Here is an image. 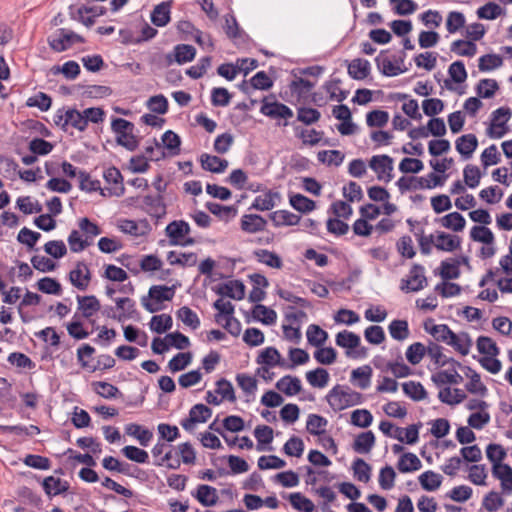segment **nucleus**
Instances as JSON below:
<instances>
[{"instance_id":"nucleus-64","label":"nucleus","mask_w":512,"mask_h":512,"mask_svg":"<svg viewBox=\"0 0 512 512\" xmlns=\"http://www.w3.org/2000/svg\"><path fill=\"white\" fill-rule=\"evenodd\" d=\"M315 83L304 78H296L290 84V90L293 94H297L298 97L307 96L314 88Z\"/></svg>"},{"instance_id":"nucleus-55","label":"nucleus","mask_w":512,"mask_h":512,"mask_svg":"<svg viewBox=\"0 0 512 512\" xmlns=\"http://www.w3.org/2000/svg\"><path fill=\"white\" fill-rule=\"evenodd\" d=\"M451 51L460 56L473 57L477 52V46L472 41L456 40L451 44Z\"/></svg>"},{"instance_id":"nucleus-8","label":"nucleus","mask_w":512,"mask_h":512,"mask_svg":"<svg viewBox=\"0 0 512 512\" xmlns=\"http://www.w3.org/2000/svg\"><path fill=\"white\" fill-rule=\"evenodd\" d=\"M370 168L377 174L379 180H392L393 159L388 155H375L369 161Z\"/></svg>"},{"instance_id":"nucleus-61","label":"nucleus","mask_w":512,"mask_h":512,"mask_svg":"<svg viewBox=\"0 0 512 512\" xmlns=\"http://www.w3.org/2000/svg\"><path fill=\"white\" fill-rule=\"evenodd\" d=\"M177 317L192 329H197L200 326V319L198 315L187 306H183L177 311Z\"/></svg>"},{"instance_id":"nucleus-36","label":"nucleus","mask_w":512,"mask_h":512,"mask_svg":"<svg viewBox=\"0 0 512 512\" xmlns=\"http://www.w3.org/2000/svg\"><path fill=\"white\" fill-rule=\"evenodd\" d=\"M197 500L204 506H212L218 500L216 488L209 485H199L196 493Z\"/></svg>"},{"instance_id":"nucleus-42","label":"nucleus","mask_w":512,"mask_h":512,"mask_svg":"<svg viewBox=\"0 0 512 512\" xmlns=\"http://www.w3.org/2000/svg\"><path fill=\"white\" fill-rule=\"evenodd\" d=\"M372 376V369L370 366L365 365L359 368H356L351 373V380H358L356 385L360 389H366L370 386Z\"/></svg>"},{"instance_id":"nucleus-29","label":"nucleus","mask_w":512,"mask_h":512,"mask_svg":"<svg viewBox=\"0 0 512 512\" xmlns=\"http://www.w3.org/2000/svg\"><path fill=\"white\" fill-rule=\"evenodd\" d=\"M328 421L321 415L309 414L306 422V430L314 436H322L326 432Z\"/></svg>"},{"instance_id":"nucleus-3","label":"nucleus","mask_w":512,"mask_h":512,"mask_svg":"<svg viewBox=\"0 0 512 512\" xmlns=\"http://www.w3.org/2000/svg\"><path fill=\"white\" fill-rule=\"evenodd\" d=\"M174 294L175 286L154 285L149 289V298H151L153 302L149 301L147 297H143L141 302L148 312L154 313L161 309L158 304L164 301H171Z\"/></svg>"},{"instance_id":"nucleus-25","label":"nucleus","mask_w":512,"mask_h":512,"mask_svg":"<svg viewBox=\"0 0 512 512\" xmlns=\"http://www.w3.org/2000/svg\"><path fill=\"white\" fill-rule=\"evenodd\" d=\"M276 388L287 396H293L301 391L302 386L297 377L286 375L276 383Z\"/></svg>"},{"instance_id":"nucleus-60","label":"nucleus","mask_w":512,"mask_h":512,"mask_svg":"<svg viewBox=\"0 0 512 512\" xmlns=\"http://www.w3.org/2000/svg\"><path fill=\"white\" fill-rule=\"evenodd\" d=\"M344 157V154L339 150H323L319 151L317 154V158L320 162L335 166L341 165Z\"/></svg>"},{"instance_id":"nucleus-21","label":"nucleus","mask_w":512,"mask_h":512,"mask_svg":"<svg viewBox=\"0 0 512 512\" xmlns=\"http://www.w3.org/2000/svg\"><path fill=\"white\" fill-rule=\"evenodd\" d=\"M477 146L478 140L474 134H465L456 140V150L466 159L472 156Z\"/></svg>"},{"instance_id":"nucleus-44","label":"nucleus","mask_w":512,"mask_h":512,"mask_svg":"<svg viewBox=\"0 0 512 512\" xmlns=\"http://www.w3.org/2000/svg\"><path fill=\"white\" fill-rule=\"evenodd\" d=\"M419 482L424 490L434 491L442 483V476L433 471H426L419 476Z\"/></svg>"},{"instance_id":"nucleus-56","label":"nucleus","mask_w":512,"mask_h":512,"mask_svg":"<svg viewBox=\"0 0 512 512\" xmlns=\"http://www.w3.org/2000/svg\"><path fill=\"white\" fill-rule=\"evenodd\" d=\"M167 260L171 265L194 266L197 262L195 253H181L177 256L175 251H170Z\"/></svg>"},{"instance_id":"nucleus-43","label":"nucleus","mask_w":512,"mask_h":512,"mask_svg":"<svg viewBox=\"0 0 512 512\" xmlns=\"http://www.w3.org/2000/svg\"><path fill=\"white\" fill-rule=\"evenodd\" d=\"M306 379L311 386L323 388L328 384L329 373L324 368H316L306 373Z\"/></svg>"},{"instance_id":"nucleus-35","label":"nucleus","mask_w":512,"mask_h":512,"mask_svg":"<svg viewBox=\"0 0 512 512\" xmlns=\"http://www.w3.org/2000/svg\"><path fill=\"white\" fill-rule=\"evenodd\" d=\"M419 458L410 452L404 453L398 461L397 468L402 473L417 471L421 468Z\"/></svg>"},{"instance_id":"nucleus-19","label":"nucleus","mask_w":512,"mask_h":512,"mask_svg":"<svg viewBox=\"0 0 512 512\" xmlns=\"http://www.w3.org/2000/svg\"><path fill=\"white\" fill-rule=\"evenodd\" d=\"M78 310L81 311L84 318L89 319L101 309L99 300L94 295L77 296Z\"/></svg>"},{"instance_id":"nucleus-54","label":"nucleus","mask_w":512,"mask_h":512,"mask_svg":"<svg viewBox=\"0 0 512 512\" xmlns=\"http://www.w3.org/2000/svg\"><path fill=\"white\" fill-rule=\"evenodd\" d=\"M173 324L172 317L169 314H160L152 317L150 328L152 331L162 334L171 329Z\"/></svg>"},{"instance_id":"nucleus-14","label":"nucleus","mask_w":512,"mask_h":512,"mask_svg":"<svg viewBox=\"0 0 512 512\" xmlns=\"http://www.w3.org/2000/svg\"><path fill=\"white\" fill-rule=\"evenodd\" d=\"M260 112L272 119H288L293 116V111L287 105L280 103L278 101H274L271 103L264 101L263 105L261 106Z\"/></svg>"},{"instance_id":"nucleus-24","label":"nucleus","mask_w":512,"mask_h":512,"mask_svg":"<svg viewBox=\"0 0 512 512\" xmlns=\"http://www.w3.org/2000/svg\"><path fill=\"white\" fill-rule=\"evenodd\" d=\"M270 219L277 227L294 226L300 222L301 216L296 215L288 210H277L270 214Z\"/></svg>"},{"instance_id":"nucleus-62","label":"nucleus","mask_w":512,"mask_h":512,"mask_svg":"<svg viewBox=\"0 0 512 512\" xmlns=\"http://www.w3.org/2000/svg\"><path fill=\"white\" fill-rule=\"evenodd\" d=\"M503 64V58L498 54H486L479 58L478 68L480 71H490Z\"/></svg>"},{"instance_id":"nucleus-39","label":"nucleus","mask_w":512,"mask_h":512,"mask_svg":"<svg viewBox=\"0 0 512 512\" xmlns=\"http://www.w3.org/2000/svg\"><path fill=\"white\" fill-rule=\"evenodd\" d=\"M403 392L414 401H421L427 397V391L420 382L408 381L402 384Z\"/></svg>"},{"instance_id":"nucleus-31","label":"nucleus","mask_w":512,"mask_h":512,"mask_svg":"<svg viewBox=\"0 0 512 512\" xmlns=\"http://www.w3.org/2000/svg\"><path fill=\"white\" fill-rule=\"evenodd\" d=\"M370 73V63L364 59H354L348 65V74L356 80L365 79Z\"/></svg>"},{"instance_id":"nucleus-58","label":"nucleus","mask_w":512,"mask_h":512,"mask_svg":"<svg viewBox=\"0 0 512 512\" xmlns=\"http://www.w3.org/2000/svg\"><path fill=\"white\" fill-rule=\"evenodd\" d=\"M291 506L300 512H313L314 504L311 500L304 497L301 493H291L289 495Z\"/></svg>"},{"instance_id":"nucleus-7","label":"nucleus","mask_w":512,"mask_h":512,"mask_svg":"<svg viewBox=\"0 0 512 512\" xmlns=\"http://www.w3.org/2000/svg\"><path fill=\"white\" fill-rule=\"evenodd\" d=\"M427 279L424 275V267L420 264H414L410 270L408 279L401 280V290L405 292H417L424 288Z\"/></svg>"},{"instance_id":"nucleus-28","label":"nucleus","mask_w":512,"mask_h":512,"mask_svg":"<svg viewBox=\"0 0 512 512\" xmlns=\"http://www.w3.org/2000/svg\"><path fill=\"white\" fill-rule=\"evenodd\" d=\"M170 3L162 2L156 5L151 13V21L158 27L167 25L170 21Z\"/></svg>"},{"instance_id":"nucleus-38","label":"nucleus","mask_w":512,"mask_h":512,"mask_svg":"<svg viewBox=\"0 0 512 512\" xmlns=\"http://www.w3.org/2000/svg\"><path fill=\"white\" fill-rule=\"evenodd\" d=\"M440 222L444 228L451 229L455 232L462 231L466 224L465 218L458 212L445 215L441 218Z\"/></svg>"},{"instance_id":"nucleus-63","label":"nucleus","mask_w":512,"mask_h":512,"mask_svg":"<svg viewBox=\"0 0 512 512\" xmlns=\"http://www.w3.org/2000/svg\"><path fill=\"white\" fill-rule=\"evenodd\" d=\"M470 237L472 240L491 245L494 242V235L492 231L486 226H474L471 229Z\"/></svg>"},{"instance_id":"nucleus-2","label":"nucleus","mask_w":512,"mask_h":512,"mask_svg":"<svg viewBox=\"0 0 512 512\" xmlns=\"http://www.w3.org/2000/svg\"><path fill=\"white\" fill-rule=\"evenodd\" d=\"M134 124L123 118L112 120L111 129L116 134L118 145L125 147L129 151H134L139 145V140L134 135Z\"/></svg>"},{"instance_id":"nucleus-57","label":"nucleus","mask_w":512,"mask_h":512,"mask_svg":"<svg viewBox=\"0 0 512 512\" xmlns=\"http://www.w3.org/2000/svg\"><path fill=\"white\" fill-rule=\"evenodd\" d=\"M352 469L358 481L367 483L371 478V466L361 458H356Z\"/></svg>"},{"instance_id":"nucleus-46","label":"nucleus","mask_w":512,"mask_h":512,"mask_svg":"<svg viewBox=\"0 0 512 512\" xmlns=\"http://www.w3.org/2000/svg\"><path fill=\"white\" fill-rule=\"evenodd\" d=\"M253 317L256 320L261 321L263 324L271 325L275 323L277 314L273 309L262 304H257L253 309Z\"/></svg>"},{"instance_id":"nucleus-51","label":"nucleus","mask_w":512,"mask_h":512,"mask_svg":"<svg viewBox=\"0 0 512 512\" xmlns=\"http://www.w3.org/2000/svg\"><path fill=\"white\" fill-rule=\"evenodd\" d=\"M290 205L297 211L307 213L315 209V202L302 194L290 196Z\"/></svg>"},{"instance_id":"nucleus-22","label":"nucleus","mask_w":512,"mask_h":512,"mask_svg":"<svg viewBox=\"0 0 512 512\" xmlns=\"http://www.w3.org/2000/svg\"><path fill=\"white\" fill-rule=\"evenodd\" d=\"M442 347L434 342H429L427 346V355L434 361L437 366L443 367L446 364L460 366V363L453 358H449L442 353Z\"/></svg>"},{"instance_id":"nucleus-15","label":"nucleus","mask_w":512,"mask_h":512,"mask_svg":"<svg viewBox=\"0 0 512 512\" xmlns=\"http://www.w3.org/2000/svg\"><path fill=\"white\" fill-rule=\"evenodd\" d=\"M397 186L399 190L404 193L405 191L409 190H420V189H431L432 185L427 178L424 177H401L397 181Z\"/></svg>"},{"instance_id":"nucleus-37","label":"nucleus","mask_w":512,"mask_h":512,"mask_svg":"<svg viewBox=\"0 0 512 512\" xmlns=\"http://www.w3.org/2000/svg\"><path fill=\"white\" fill-rule=\"evenodd\" d=\"M78 178H79V187L81 190L89 192V193L95 192V191H100V194L102 196L107 195V193H105V189L101 188L100 181L91 179L90 175L87 172L79 171Z\"/></svg>"},{"instance_id":"nucleus-59","label":"nucleus","mask_w":512,"mask_h":512,"mask_svg":"<svg viewBox=\"0 0 512 512\" xmlns=\"http://www.w3.org/2000/svg\"><path fill=\"white\" fill-rule=\"evenodd\" d=\"M163 146L169 150L170 155L175 156L180 153L181 139L173 131L168 130L162 136Z\"/></svg>"},{"instance_id":"nucleus-41","label":"nucleus","mask_w":512,"mask_h":512,"mask_svg":"<svg viewBox=\"0 0 512 512\" xmlns=\"http://www.w3.org/2000/svg\"><path fill=\"white\" fill-rule=\"evenodd\" d=\"M448 345L452 346L461 355L466 356L472 346V340L466 332H462L460 334L455 333L454 339H450V341H448Z\"/></svg>"},{"instance_id":"nucleus-6","label":"nucleus","mask_w":512,"mask_h":512,"mask_svg":"<svg viewBox=\"0 0 512 512\" xmlns=\"http://www.w3.org/2000/svg\"><path fill=\"white\" fill-rule=\"evenodd\" d=\"M336 345L342 348L348 349L346 355L348 357H365L367 355V349L365 347H360L355 351H350L358 348L360 346V337L354 332L343 330L336 335L335 339Z\"/></svg>"},{"instance_id":"nucleus-12","label":"nucleus","mask_w":512,"mask_h":512,"mask_svg":"<svg viewBox=\"0 0 512 512\" xmlns=\"http://www.w3.org/2000/svg\"><path fill=\"white\" fill-rule=\"evenodd\" d=\"M378 69L385 76H397L404 73L407 69H402L400 63H403L404 57H400L399 60L392 61L388 57L383 55V52L375 59Z\"/></svg>"},{"instance_id":"nucleus-11","label":"nucleus","mask_w":512,"mask_h":512,"mask_svg":"<svg viewBox=\"0 0 512 512\" xmlns=\"http://www.w3.org/2000/svg\"><path fill=\"white\" fill-rule=\"evenodd\" d=\"M215 292L221 297H229L235 300H242L245 296V286L239 280H230L219 284Z\"/></svg>"},{"instance_id":"nucleus-1","label":"nucleus","mask_w":512,"mask_h":512,"mask_svg":"<svg viewBox=\"0 0 512 512\" xmlns=\"http://www.w3.org/2000/svg\"><path fill=\"white\" fill-rule=\"evenodd\" d=\"M326 400L334 411H341L361 404L364 397L348 386L336 385L326 395Z\"/></svg>"},{"instance_id":"nucleus-4","label":"nucleus","mask_w":512,"mask_h":512,"mask_svg":"<svg viewBox=\"0 0 512 512\" xmlns=\"http://www.w3.org/2000/svg\"><path fill=\"white\" fill-rule=\"evenodd\" d=\"M85 39L71 31L60 28L57 32L48 37V44L55 52H63L71 48L75 43H84Z\"/></svg>"},{"instance_id":"nucleus-16","label":"nucleus","mask_w":512,"mask_h":512,"mask_svg":"<svg viewBox=\"0 0 512 512\" xmlns=\"http://www.w3.org/2000/svg\"><path fill=\"white\" fill-rule=\"evenodd\" d=\"M201 167L212 173H222L228 167V161L215 155L204 153L200 156Z\"/></svg>"},{"instance_id":"nucleus-5","label":"nucleus","mask_w":512,"mask_h":512,"mask_svg":"<svg viewBox=\"0 0 512 512\" xmlns=\"http://www.w3.org/2000/svg\"><path fill=\"white\" fill-rule=\"evenodd\" d=\"M512 112L509 107H500L492 112L491 123L487 129V135L493 139H499L508 132L507 122Z\"/></svg>"},{"instance_id":"nucleus-27","label":"nucleus","mask_w":512,"mask_h":512,"mask_svg":"<svg viewBox=\"0 0 512 512\" xmlns=\"http://www.w3.org/2000/svg\"><path fill=\"white\" fill-rule=\"evenodd\" d=\"M125 432L129 436L135 437L142 446H147L153 438V433L149 429L136 423L126 425Z\"/></svg>"},{"instance_id":"nucleus-33","label":"nucleus","mask_w":512,"mask_h":512,"mask_svg":"<svg viewBox=\"0 0 512 512\" xmlns=\"http://www.w3.org/2000/svg\"><path fill=\"white\" fill-rule=\"evenodd\" d=\"M254 256L260 263H263L271 268L281 269L283 266V262L280 256L275 252L266 249H258L254 251Z\"/></svg>"},{"instance_id":"nucleus-10","label":"nucleus","mask_w":512,"mask_h":512,"mask_svg":"<svg viewBox=\"0 0 512 512\" xmlns=\"http://www.w3.org/2000/svg\"><path fill=\"white\" fill-rule=\"evenodd\" d=\"M69 280L79 290H86L91 280V273L84 262H77L76 267L70 271Z\"/></svg>"},{"instance_id":"nucleus-23","label":"nucleus","mask_w":512,"mask_h":512,"mask_svg":"<svg viewBox=\"0 0 512 512\" xmlns=\"http://www.w3.org/2000/svg\"><path fill=\"white\" fill-rule=\"evenodd\" d=\"M375 445V436L372 431L358 434L353 442V450L360 454L369 453Z\"/></svg>"},{"instance_id":"nucleus-45","label":"nucleus","mask_w":512,"mask_h":512,"mask_svg":"<svg viewBox=\"0 0 512 512\" xmlns=\"http://www.w3.org/2000/svg\"><path fill=\"white\" fill-rule=\"evenodd\" d=\"M65 116V124H67V127L70 125L81 132L86 130V120L82 112H79L75 108H67Z\"/></svg>"},{"instance_id":"nucleus-34","label":"nucleus","mask_w":512,"mask_h":512,"mask_svg":"<svg viewBox=\"0 0 512 512\" xmlns=\"http://www.w3.org/2000/svg\"><path fill=\"white\" fill-rule=\"evenodd\" d=\"M456 366L453 365L452 372L439 371L431 376V380L437 385L442 386L444 384H459L462 382V376L456 371Z\"/></svg>"},{"instance_id":"nucleus-30","label":"nucleus","mask_w":512,"mask_h":512,"mask_svg":"<svg viewBox=\"0 0 512 512\" xmlns=\"http://www.w3.org/2000/svg\"><path fill=\"white\" fill-rule=\"evenodd\" d=\"M116 302V308L118 310H121L120 313H118L117 321L123 322L127 319L133 318L134 314L136 313L135 308V301L132 300L129 297H123V298H117L115 300Z\"/></svg>"},{"instance_id":"nucleus-13","label":"nucleus","mask_w":512,"mask_h":512,"mask_svg":"<svg viewBox=\"0 0 512 512\" xmlns=\"http://www.w3.org/2000/svg\"><path fill=\"white\" fill-rule=\"evenodd\" d=\"M143 209H145L150 216L157 219L163 217L166 214V205L160 193L156 195L144 196Z\"/></svg>"},{"instance_id":"nucleus-53","label":"nucleus","mask_w":512,"mask_h":512,"mask_svg":"<svg viewBox=\"0 0 512 512\" xmlns=\"http://www.w3.org/2000/svg\"><path fill=\"white\" fill-rule=\"evenodd\" d=\"M196 55V49L192 45L178 44L174 47L175 61L179 64L190 62Z\"/></svg>"},{"instance_id":"nucleus-52","label":"nucleus","mask_w":512,"mask_h":512,"mask_svg":"<svg viewBox=\"0 0 512 512\" xmlns=\"http://www.w3.org/2000/svg\"><path fill=\"white\" fill-rule=\"evenodd\" d=\"M391 337L403 341L409 336L408 322L406 320H393L388 327Z\"/></svg>"},{"instance_id":"nucleus-40","label":"nucleus","mask_w":512,"mask_h":512,"mask_svg":"<svg viewBox=\"0 0 512 512\" xmlns=\"http://www.w3.org/2000/svg\"><path fill=\"white\" fill-rule=\"evenodd\" d=\"M425 330L429 332L436 341L446 344H448L450 339H454L455 337V333L446 324L433 325L431 328H428L426 324Z\"/></svg>"},{"instance_id":"nucleus-32","label":"nucleus","mask_w":512,"mask_h":512,"mask_svg":"<svg viewBox=\"0 0 512 512\" xmlns=\"http://www.w3.org/2000/svg\"><path fill=\"white\" fill-rule=\"evenodd\" d=\"M276 198H279V194L272 190H268L254 199L251 208L259 211L271 210L276 205Z\"/></svg>"},{"instance_id":"nucleus-48","label":"nucleus","mask_w":512,"mask_h":512,"mask_svg":"<svg viewBox=\"0 0 512 512\" xmlns=\"http://www.w3.org/2000/svg\"><path fill=\"white\" fill-rule=\"evenodd\" d=\"M499 89V85L494 79H481L476 87V93L480 98L488 99L492 98L496 91Z\"/></svg>"},{"instance_id":"nucleus-26","label":"nucleus","mask_w":512,"mask_h":512,"mask_svg":"<svg viewBox=\"0 0 512 512\" xmlns=\"http://www.w3.org/2000/svg\"><path fill=\"white\" fill-rule=\"evenodd\" d=\"M43 489L49 496H56L64 493L69 488V483L54 476H48L43 480Z\"/></svg>"},{"instance_id":"nucleus-9","label":"nucleus","mask_w":512,"mask_h":512,"mask_svg":"<svg viewBox=\"0 0 512 512\" xmlns=\"http://www.w3.org/2000/svg\"><path fill=\"white\" fill-rule=\"evenodd\" d=\"M103 177L107 184L110 187H106L105 193H108L109 196H117L120 197L125 192V187L123 184V177L119 169L112 166L104 171Z\"/></svg>"},{"instance_id":"nucleus-49","label":"nucleus","mask_w":512,"mask_h":512,"mask_svg":"<svg viewBox=\"0 0 512 512\" xmlns=\"http://www.w3.org/2000/svg\"><path fill=\"white\" fill-rule=\"evenodd\" d=\"M477 350L480 354L489 355V356H497L500 353V349L497 346L496 342H494L488 336H479L477 341Z\"/></svg>"},{"instance_id":"nucleus-47","label":"nucleus","mask_w":512,"mask_h":512,"mask_svg":"<svg viewBox=\"0 0 512 512\" xmlns=\"http://www.w3.org/2000/svg\"><path fill=\"white\" fill-rule=\"evenodd\" d=\"M306 335L308 342L316 347L322 346L328 338L327 332L315 324L308 326Z\"/></svg>"},{"instance_id":"nucleus-17","label":"nucleus","mask_w":512,"mask_h":512,"mask_svg":"<svg viewBox=\"0 0 512 512\" xmlns=\"http://www.w3.org/2000/svg\"><path fill=\"white\" fill-rule=\"evenodd\" d=\"M267 221L258 214H245L241 218V229L247 233H257L265 230Z\"/></svg>"},{"instance_id":"nucleus-20","label":"nucleus","mask_w":512,"mask_h":512,"mask_svg":"<svg viewBox=\"0 0 512 512\" xmlns=\"http://www.w3.org/2000/svg\"><path fill=\"white\" fill-rule=\"evenodd\" d=\"M461 245V239L457 235L439 232L436 236L434 246L441 251L452 252Z\"/></svg>"},{"instance_id":"nucleus-18","label":"nucleus","mask_w":512,"mask_h":512,"mask_svg":"<svg viewBox=\"0 0 512 512\" xmlns=\"http://www.w3.org/2000/svg\"><path fill=\"white\" fill-rule=\"evenodd\" d=\"M375 367L382 372H391L395 378H404L412 374V369L403 362V358L400 354L398 355L397 361L386 362L385 367L378 366L375 363Z\"/></svg>"},{"instance_id":"nucleus-50","label":"nucleus","mask_w":512,"mask_h":512,"mask_svg":"<svg viewBox=\"0 0 512 512\" xmlns=\"http://www.w3.org/2000/svg\"><path fill=\"white\" fill-rule=\"evenodd\" d=\"M427 354V346L421 342L411 344L406 351V358L412 365L419 364L423 357Z\"/></svg>"}]
</instances>
